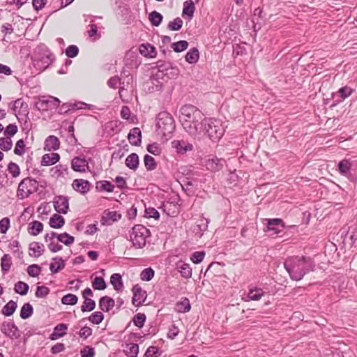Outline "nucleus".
Returning a JSON list of instances; mask_svg holds the SVG:
<instances>
[{
    "label": "nucleus",
    "instance_id": "27",
    "mask_svg": "<svg viewBox=\"0 0 357 357\" xmlns=\"http://www.w3.org/2000/svg\"><path fill=\"white\" fill-rule=\"evenodd\" d=\"M45 252L44 245L39 242H32L29 244V255L38 257Z\"/></svg>",
    "mask_w": 357,
    "mask_h": 357
},
{
    "label": "nucleus",
    "instance_id": "6",
    "mask_svg": "<svg viewBox=\"0 0 357 357\" xmlns=\"http://www.w3.org/2000/svg\"><path fill=\"white\" fill-rule=\"evenodd\" d=\"M150 236V231L142 225H135L130 234L132 245L136 249L143 248L146 243V238Z\"/></svg>",
    "mask_w": 357,
    "mask_h": 357
},
{
    "label": "nucleus",
    "instance_id": "51",
    "mask_svg": "<svg viewBox=\"0 0 357 357\" xmlns=\"http://www.w3.org/2000/svg\"><path fill=\"white\" fill-rule=\"evenodd\" d=\"M188 42L186 40H179L172 43L171 47L176 52H181L188 48Z\"/></svg>",
    "mask_w": 357,
    "mask_h": 357
},
{
    "label": "nucleus",
    "instance_id": "37",
    "mask_svg": "<svg viewBox=\"0 0 357 357\" xmlns=\"http://www.w3.org/2000/svg\"><path fill=\"white\" fill-rule=\"evenodd\" d=\"M199 58V53L196 47H193L190 49L185 55V61L190 63L193 64L198 61Z\"/></svg>",
    "mask_w": 357,
    "mask_h": 357
},
{
    "label": "nucleus",
    "instance_id": "53",
    "mask_svg": "<svg viewBox=\"0 0 357 357\" xmlns=\"http://www.w3.org/2000/svg\"><path fill=\"white\" fill-rule=\"evenodd\" d=\"M155 275V271L152 268H144L141 274L140 278L143 281L149 282L153 279Z\"/></svg>",
    "mask_w": 357,
    "mask_h": 357
},
{
    "label": "nucleus",
    "instance_id": "58",
    "mask_svg": "<svg viewBox=\"0 0 357 357\" xmlns=\"http://www.w3.org/2000/svg\"><path fill=\"white\" fill-rule=\"evenodd\" d=\"M79 48L77 45H70L66 49V55L69 58H74L77 56Z\"/></svg>",
    "mask_w": 357,
    "mask_h": 357
},
{
    "label": "nucleus",
    "instance_id": "59",
    "mask_svg": "<svg viewBox=\"0 0 357 357\" xmlns=\"http://www.w3.org/2000/svg\"><path fill=\"white\" fill-rule=\"evenodd\" d=\"M50 293V289L45 286H38L35 295L37 298H45Z\"/></svg>",
    "mask_w": 357,
    "mask_h": 357
},
{
    "label": "nucleus",
    "instance_id": "49",
    "mask_svg": "<svg viewBox=\"0 0 357 357\" xmlns=\"http://www.w3.org/2000/svg\"><path fill=\"white\" fill-rule=\"evenodd\" d=\"M92 287L95 290H104L107 288V284L102 277H96L92 282Z\"/></svg>",
    "mask_w": 357,
    "mask_h": 357
},
{
    "label": "nucleus",
    "instance_id": "33",
    "mask_svg": "<svg viewBox=\"0 0 357 357\" xmlns=\"http://www.w3.org/2000/svg\"><path fill=\"white\" fill-rule=\"evenodd\" d=\"M110 283L117 291H121L123 287L122 277L119 273H114L111 275Z\"/></svg>",
    "mask_w": 357,
    "mask_h": 357
},
{
    "label": "nucleus",
    "instance_id": "22",
    "mask_svg": "<svg viewBox=\"0 0 357 357\" xmlns=\"http://www.w3.org/2000/svg\"><path fill=\"white\" fill-rule=\"evenodd\" d=\"M130 143L133 146H139L142 142V132L139 128H133L128 135Z\"/></svg>",
    "mask_w": 357,
    "mask_h": 357
},
{
    "label": "nucleus",
    "instance_id": "36",
    "mask_svg": "<svg viewBox=\"0 0 357 357\" xmlns=\"http://www.w3.org/2000/svg\"><path fill=\"white\" fill-rule=\"evenodd\" d=\"M124 353L128 357H137L139 353V346L135 343H128L126 344Z\"/></svg>",
    "mask_w": 357,
    "mask_h": 357
},
{
    "label": "nucleus",
    "instance_id": "60",
    "mask_svg": "<svg viewBox=\"0 0 357 357\" xmlns=\"http://www.w3.org/2000/svg\"><path fill=\"white\" fill-rule=\"evenodd\" d=\"M205 252L204 251H197L192 254L190 257V259L195 264H199L204 258Z\"/></svg>",
    "mask_w": 357,
    "mask_h": 357
},
{
    "label": "nucleus",
    "instance_id": "31",
    "mask_svg": "<svg viewBox=\"0 0 357 357\" xmlns=\"http://www.w3.org/2000/svg\"><path fill=\"white\" fill-rule=\"evenodd\" d=\"M96 189L99 192H112L114 191V185L109 181H99L96 183Z\"/></svg>",
    "mask_w": 357,
    "mask_h": 357
},
{
    "label": "nucleus",
    "instance_id": "1",
    "mask_svg": "<svg viewBox=\"0 0 357 357\" xmlns=\"http://www.w3.org/2000/svg\"><path fill=\"white\" fill-rule=\"evenodd\" d=\"M316 264L310 257L296 256L285 259L284 267L292 280L299 281L311 271H314Z\"/></svg>",
    "mask_w": 357,
    "mask_h": 357
},
{
    "label": "nucleus",
    "instance_id": "16",
    "mask_svg": "<svg viewBox=\"0 0 357 357\" xmlns=\"http://www.w3.org/2000/svg\"><path fill=\"white\" fill-rule=\"evenodd\" d=\"M225 163L226 160L225 159L212 156L206 160V167L210 171L218 172L222 169Z\"/></svg>",
    "mask_w": 357,
    "mask_h": 357
},
{
    "label": "nucleus",
    "instance_id": "12",
    "mask_svg": "<svg viewBox=\"0 0 357 357\" xmlns=\"http://www.w3.org/2000/svg\"><path fill=\"white\" fill-rule=\"evenodd\" d=\"M56 237L57 240L62 243H63L65 245H70L73 244L75 241V238L70 235H69L68 233L64 232L61 234H57L54 231H52L50 234H45L44 239L45 242L54 241V238Z\"/></svg>",
    "mask_w": 357,
    "mask_h": 357
},
{
    "label": "nucleus",
    "instance_id": "30",
    "mask_svg": "<svg viewBox=\"0 0 357 357\" xmlns=\"http://www.w3.org/2000/svg\"><path fill=\"white\" fill-rule=\"evenodd\" d=\"M139 160L137 153L130 154L126 159L125 164L128 168L135 171L139 167Z\"/></svg>",
    "mask_w": 357,
    "mask_h": 357
},
{
    "label": "nucleus",
    "instance_id": "61",
    "mask_svg": "<svg viewBox=\"0 0 357 357\" xmlns=\"http://www.w3.org/2000/svg\"><path fill=\"white\" fill-rule=\"evenodd\" d=\"M8 171L13 175V177H17L20 174V169L19 166L13 162H10L8 164Z\"/></svg>",
    "mask_w": 357,
    "mask_h": 357
},
{
    "label": "nucleus",
    "instance_id": "10",
    "mask_svg": "<svg viewBox=\"0 0 357 357\" xmlns=\"http://www.w3.org/2000/svg\"><path fill=\"white\" fill-rule=\"evenodd\" d=\"M13 107L12 109L17 116V119L20 120L24 118L25 123H27V119H29L28 105L21 98L17 99L16 100L13 101Z\"/></svg>",
    "mask_w": 357,
    "mask_h": 357
},
{
    "label": "nucleus",
    "instance_id": "29",
    "mask_svg": "<svg viewBox=\"0 0 357 357\" xmlns=\"http://www.w3.org/2000/svg\"><path fill=\"white\" fill-rule=\"evenodd\" d=\"M68 168L66 165L59 164L50 169V174L52 177H64L68 174Z\"/></svg>",
    "mask_w": 357,
    "mask_h": 357
},
{
    "label": "nucleus",
    "instance_id": "57",
    "mask_svg": "<svg viewBox=\"0 0 357 357\" xmlns=\"http://www.w3.org/2000/svg\"><path fill=\"white\" fill-rule=\"evenodd\" d=\"M26 271L29 276L36 278L40 275L41 267L38 264H32L28 266Z\"/></svg>",
    "mask_w": 357,
    "mask_h": 357
},
{
    "label": "nucleus",
    "instance_id": "39",
    "mask_svg": "<svg viewBox=\"0 0 357 357\" xmlns=\"http://www.w3.org/2000/svg\"><path fill=\"white\" fill-rule=\"evenodd\" d=\"M208 224V220L207 219H202L199 220V223L197 224L193 229V231L195 233L198 237L201 238L205 231L207 229Z\"/></svg>",
    "mask_w": 357,
    "mask_h": 357
},
{
    "label": "nucleus",
    "instance_id": "43",
    "mask_svg": "<svg viewBox=\"0 0 357 357\" xmlns=\"http://www.w3.org/2000/svg\"><path fill=\"white\" fill-rule=\"evenodd\" d=\"M43 229V225L42 222L34 220L30 224L29 234L33 236H37Z\"/></svg>",
    "mask_w": 357,
    "mask_h": 357
},
{
    "label": "nucleus",
    "instance_id": "18",
    "mask_svg": "<svg viewBox=\"0 0 357 357\" xmlns=\"http://www.w3.org/2000/svg\"><path fill=\"white\" fill-rule=\"evenodd\" d=\"M1 331L6 335L9 336L11 338L15 337L17 338L19 337V334H17L18 328L14 324V322L10 321H5L2 324Z\"/></svg>",
    "mask_w": 357,
    "mask_h": 357
},
{
    "label": "nucleus",
    "instance_id": "23",
    "mask_svg": "<svg viewBox=\"0 0 357 357\" xmlns=\"http://www.w3.org/2000/svg\"><path fill=\"white\" fill-rule=\"evenodd\" d=\"M71 167L75 172H84L85 167H89V164L84 158L75 157L71 161Z\"/></svg>",
    "mask_w": 357,
    "mask_h": 357
},
{
    "label": "nucleus",
    "instance_id": "9",
    "mask_svg": "<svg viewBox=\"0 0 357 357\" xmlns=\"http://www.w3.org/2000/svg\"><path fill=\"white\" fill-rule=\"evenodd\" d=\"M60 100L53 96H42L35 102V107L39 111H47L57 107Z\"/></svg>",
    "mask_w": 357,
    "mask_h": 357
},
{
    "label": "nucleus",
    "instance_id": "50",
    "mask_svg": "<svg viewBox=\"0 0 357 357\" xmlns=\"http://www.w3.org/2000/svg\"><path fill=\"white\" fill-rule=\"evenodd\" d=\"M78 301V298L73 294H68L61 298V303L63 305H75Z\"/></svg>",
    "mask_w": 357,
    "mask_h": 357
},
{
    "label": "nucleus",
    "instance_id": "14",
    "mask_svg": "<svg viewBox=\"0 0 357 357\" xmlns=\"http://www.w3.org/2000/svg\"><path fill=\"white\" fill-rule=\"evenodd\" d=\"M54 207L59 213L66 214L69 208L68 199L64 196H56L53 202Z\"/></svg>",
    "mask_w": 357,
    "mask_h": 357
},
{
    "label": "nucleus",
    "instance_id": "52",
    "mask_svg": "<svg viewBox=\"0 0 357 357\" xmlns=\"http://www.w3.org/2000/svg\"><path fill=\"white\" fill-rule=\"evenodd\" d=\"M178 268L179 269V272L182 277L185 278H190L192 276V268L190 265L188 264H182L181 265H178Z\"/></svg>",
    "mask_w": 357,
    "mask_h": 357
},
{
    "label": "nucleus",
    "instance_id": "54",
    "mask_svg": "<svg viewBox=\"0 0 357 357\" xmlns=\"http://www.w3.org/2000/svg\"><path fill=\"white\" fill-rule=\"evenodd\" d=\"M146 319V317L144 314L137 313L134 316L132 321L135 326L142 328L144 326Z\"/></svg>",
    "mask_w": 357,
    "mask_h": 357
},
{
    "label": "nucleus",
    "instance_id": "8",
    "mask_svg": "<svg viewBox=\"0 0 357 357\" xmlns=\"http://www.w3.org/2000/svg\"><path fill=\"white\" fill-rule=\"evenodd\" d=\"M337 171L347 178H352L357 173V160L352 159H343L338 162Z\"/></svg>",
    "mask_w": 357,
    "mask_h": 357
},
{
    "label": "nucleus",
    "instance_id": "21",
    "mask_svg": "<svg viewBox=\"0 0 357 357\" xmlns=\"http://www.w3.org/2000/svg\"><path fill=\"white\" fill-rule=\"evenodd\" d=\"M195 11V3L192 0H187L183 3L182 17L190 21L194 16Z\"/></svg>",
    "mask_w": 357,
    "mask_h": 357
},
{
    "label": "nucleus",
    "instance_id": "7",
    "mask_svg": "<svg viewBox=\"0 0 357 357\" xmlns=\"http://www.w3.org/2000/svg\"><path fill=\"white\" fill-rule=\"evenodd\" d=\"M38 190V183L36 179L30 177L25 178L19 183L17 197L20 199L29 197L32 193Z\"/></svg>",
    "mask_w": 357,
    "mask_h": 357
},
{
    "label": "nucleus",
    "instance_id": "13",
    "mask_svg": "<svg viewBox=\"0 0 357 357\" xmlns=\"http://www.w3.org/2000/svg\"><path fill=\"white\" fill-rule=\"evenodd\" d=\"M121 86L119 87V93L123 90H129L133 88V76L129 70L123 68L121 73Z\"/></svg>",
    "mask_w": 357,
    "mask_h": 357
},
{
    "label": "nucleus",
    "instance_id": "11",
    "mask_svg": "<svg viewBox=\"0 0 357 357\" xmlns=\"http://www.w3.org/2000/svg\"><path fill=\"white\" fill-rule=\"evenodd\" d=\"M285 225L280 218L267 219L266 229L265 231L269 232L270 235H278L283 232Z\"/></svg>",
    "mask_w": 357,
    "mask_h": 357
},
{
    "label": "nucleus",
    "instance_id": "55",
    "mask_svg": "<svg viewBox=\"0 0 357 357\" xmlns=\"http://www.w3.org/2000/svg\"><path fill=\"white\" fill-rule=\"evenodd\" d=\"M103 319L104 314L101 312H95L88 317V320L96 325L100 324Z\"/></svg>",
    "mask_w": 357,
    "mask_h": 357
},
{
    "label": "nucleus",
    "instance_id": "64",
    "mask_svg": "<svg viewBox=\"0 0 357 357\" xmlns=\"http://www.w3.org/2000/svg\"><path fill=\"white\" fill-rule=\"evenodd\" d=\"M81 357H94L95 349L90 346H85L80 351Z\"/></svg>",
    "mask_w": 357,
    "mask_h": 357
},
{
    "label": "nucleus",
    "instance_id": "47",
    "mask_svg": "<svg viewBox=\"0 0 357 357\" xmlns=\"http://www.w3.org/2000/svg\"><path fill=\"white\" fill-rule=\"evenodd\" d=\"M183 24L182 19L178 17L168 23L167 29L169 31H178L182 28Z\"/></svg>",
    "mask_w": 357,
    "mask_h": 357
},
{
    "label": "nucleus",
    "instance_id": "34",
    "mask_svg": "<svg viewBox=\"0 0 357 357\" xmlns=\"http://www.w3.org/2000/svg\"><path fill=\"white\" fill-rule=\"evenodd\" d=\"M12 266V258L8 254H5L1 259V271L3 274L7 273Z\"/></svg>",
    "mask_w": 357,
    "mask_h": 357
},
{
    "label": "nucleus",
    "instance_id": "26",
    "mask_svg": "<svg viewBox=\"0 0 357 357\" xmlns=\"http://www.w3.org/2000/svg\"><path fill=\"white\" fill-rule=\"evenodd\" d=\"M60 160V155L57 153H50L43 155L41 160V165L50 166L56 164Z\"/></svg>",
    "mask_w": 357,
    "mask_h": 357
},
{
    "label": "nucleus",
    "instance_id": "44",
    "mask_svg": "<svg viewBox=\"0 0 357 357\" xmlns=\"http://www.w3.org/2000/svg\"><path fill=\"white\" fill-rule=\"evenodd\" d=\"M264 291L260 288L250 289L247 296L249 300L259 301L264 296Z\"/></svg>",
    "mask_w": 357,
    "mask_h": 357
},
{
    "label": "nucleus",
    "instance_id": "17",
    "mask_svg": "<svg viewBox=\"0 0 357 357\" xmlns=\"http://www.w3.org/2000/svg\"><path fill=\"white\" fill-rule=\"evenodd\" d=\"M172 147L176 150V152L179 154H185L188 151H190L193 149L192 144L189 143L185 140H174L172 142Z\"/></svg>",
    "mask_w": 357,
    "mask_h": 357
},
{
    "label": "nucleus",
    "instance_id": "63",
    "mask_svg": "<svg viewBox=\"0 0 357 357\" xmlns=\"http://www.w3.org/2000/svg\"><path fill=\"white\" fill-rule=\"evenodd\" d=\"M337 91L340 94V97L343 98V99L345 100L347 98L349 97L352 94L354 90L348 86H345L341 87Z\"/></svg>",
    "mask_w": 357,
    "mask_h": 357
},
{
    "label": "nucleus",
    "instance_id": "15",
    "mask_svg": "<svg viewBox=\"0 0 357 357\" xmlns=\"http://www.w3.org/2000/svg\"><path fill=\"white\" fill-rule=\"evenodd\" d=\"M133 297L132 303L135 306L139 307L145 301L147 294L138 284L132 287Z\"/></svg>",
    "mask_w": 357,
    "mask_h": 357
},
{
    "label": "nucleus",
    "instance_id": "40",
    "mask_svg": "<svg viewBox=\"0 0 357 357\" xmlns=\"http://www.w3.org/2000/svg\"><path fill=\"white\" fill-rule=\"evenodd\" d=\"M190 301L187 298H183L176 305V311L181 313L188 312L190 310Z\"/></svg>",
    "mask_w": 357,
    "mask_h": 357
},
{
    "label": "nucleus",
    "instance_id": "35",
    "mask_svg": "<svg viewBox=\"0 0 357 357\" xmlns=\"http://www.w3.org/2000/svg\"><path fill=\"white\" fill-rule=\"evenodd\" d=\"M54 261H57V266H56V264L54 263H51L50 264V269L52 274L57 273L62 269L65 268L66 264L65 261L63 260L61 257H54L52 259Z\"/></svg>",
    "mask_w": 357,
    "mask_h": 357
},
{
    "label": "nucleus",
    "instance_id": "32",
    "mask_svg": "<svg viewBox=\"0 0 357 357\" xmlns=\"http://www.w3.org/2000/svg\"><path fill=\"white\" fill-rule=\"evenodd\" d=\"M65 224V219L61 215L54 213L53 214L49 222V225L52 228L59 229Z\"/></svg>",
    "mask_w": 357,
    "mask_h": 357
},
{
    "label": "nucleus",
    "instance_id": "5",
    "mask_svg": "<svg viewBox=\"0 0 357 357\" xmlns=\"http://www.w3.org/2000/svg\"><path fill=\"white\" fill-rule=\"evenodd\" d=\"M156 130L164 137L170 136L175 130L173 116L167 112H160L156 118Z\"/></svg>",
    "mask_w": 357,
    "mask_h": 357
},
{
    "label": "nucleus",
    "instance_id": "46",
    "mask_svg": "<svg viewBox=\"0 0 357 357\" xmlns=\"http://www.w3.org/2000/svg\"><path fill=\"white\" fill-rule=\"evenodd\" d=\"M144 162L145 167L148 171H153L157 167V164L155 159L148 154L144 155Z\"/></svg>",
    "mask_w": 357,
    "mask_h": 357
},
{
    "label": "nucleus",
    "instance_id": "3",
    "mask_svg": "<svg viewBox=\"0 0 357 357\" xmlns=\"http://www.w3.org/2000/svg\"><path fill=\"white\" fill-rule=\"evenodd\" d=\"M54 60V55L44 44L38 45L32 55L33 66L40 72L47 68Z\"/></svg>",
    "mask_w": 357,
    "mask_h": 357
},
{
    "label": "nucleus",
    "instance_id": "45",
    "mask_svg": "<svg viewBox=\"0 0 357 357\" xmlns=\"http://www.w3.org/2000/svg\"><path fill=\"white\" fill-rule=\"evenodd\" d=\"M29 287V285L22 281L17 282L15 284L14 290L17 294H19L22 296H24L28 293Z\"/></svg>",
    "mask_w": 357,
    "mask_h": 357
},
{
    "label": "nucleus",
    "instance_id": "42",
    "mask_svg": "<svg viewBox=\"0 0 357 357\" xmlns=\"http://www.w3.org/2000/svg\"><path fill=\"white\" fill-rule=\"evenodd\" d=\"M33 313V308L32 305L29 303H25L21 307L20 310V317L22 319H26L32 316Z\"/></svg>",
    "mask_w": 357,
    "mask_h": 357
},
{
    "label": "nucleus",
    "instance_id": "24",
    "mask_svg": "<svg viewBox=\"0 0 357 357\" xmlns=\"http://www.w3.org/2000/svg\"><path fill=\"white\" fill-rule=\"evenodd\" d=\"M139 53L146 57L153 58L156 56V50L154 46L149 43H142L139 46Z\"/></svg>",
    "mask_w": 357,
    "mask_h": 357
},
{
    "label": "nucleus",
    "instance_id": "62",
    "mask_svg": "<svg viewBox=\"0 0 357 357\" xmlns=\"http://www.w3.org/2000/svg\"><path fill=\"white\" fill-rule=\"evenodd\" d=\"M81 338L86 340L92 335V329L86 326H82L78 332Z\"/></svg>",
    "mask_w": 357,
    "mask_h": 357
},
{
    "label": "nucleus",
    "instance_id": "48",
    "mask_svg": "<svg viewBox=\"0 0 357 357\" xmlns=\"http://www.w3.org/2000/svg\"><path fill=\"white\" fill-rule=\"evenodd\" d=\"M96 307V302L91 298H84V301L83 302L82 305L81 306V310L83 312H91Z\"/></svg>",
    "mask_w": 357,
    "mask_h": 357
},
{
    "label": "nucleus",
    "instance_id": "19",
    "mask_svg": "<svg viewBox=\"0 0 357 357\" xmlns=\"http://www.w3.org/2000/svg\"><path fill=\"white\" fill-rule=\"evenodd\" d=\"M72 186L75 190L79 192L82 195H85L90 190L91 184L86 180L75 179Z\"/></svg>",
    "mask_w": 357,
    "mask_h": 357
},
{
    "label": "nucleus",
    "instance_id": "20",
    "mask_svg": "<svg viewBox=\"0 0 357 357\" xmlns=\"http://www.w3.org/2000/svg\"><path fill=\"white\" fill-rule=\"evenodd\" d=\"M60 147V142L57 137L54 135L48 136L44 142V150L46 151H56Z\"/></svg>",
    "mask_w": 357,
    "mask_h": 357
},
{
    "label": "nucleus",
    "instance_id": "25",
    "mask_svg": "<svg viewBox=\"0 0 357 357\" xmlns=\"http://www.w3.org/2000/svg\"><path fill=\"white\" fill-rule=\"evenodd\" d=\"M115 305L114 300L107 296H102L99 300V308L103 312L110 311Z\"/></svg>",
    "mask_w": 357,
    "mask_h": 357
},
{
    "label": "nucleus",
    "instance_id": "38",
    "mask_svg": "<svg viewBox=\"0 0 357 357\" xmlns=\"http://www.w3.org/2000/svg\"><path fill=\"white\" fill-rule=\"evenodd\" d=\"M17 307V303L11 300L3 307L1 313L7 317L11 316L16 310Z\"/></svg>",
    "mask_w": 357,
    "mask_h": 357
},
{
    "label": "nucleus",
    "instance_id": "28",
    "mask_svg": "<svg viewBox=\"0 0 357 357\" xmlns=\"http://www.w3.org/2000/svg\"><path fill=\"white\" fill-rule=\"evenodd\" d=\"M68 329V324H57L54 328L53 333L50 335V338L52 340H56L61 337L66 335V331Z\"/></svg>",
    "mask_w": 357,
    "mask_h": 357
},
{
    "label": "nucleus",
    "instance_id": "4",
    "mask_svg": "<svg viewBox=\"0 0 357 357\" xmlns=\"http://www.w3.org/2000/svg\"><path fill=\"white\" fill-rule=\"evenodd\" d=\"M202 132L205 133L213 142L218 141L224 135L225 128L222 122L215 119H204L201 121Z\"/></svg>",
    "mask_w": 357,
    "mask_h": 357
},
{
    "label": "nucleus",
    "instance_id": "56",
    "mask_svg": "<svg viewBox=\"0 0 357 357\" xmlns=\"http://www.w3.org/2000/svg\"><path fill=\"white\" fill-rule=\"evenodd\" d=\"M13 146V142L10 137H1L0 138V149L4 151H8L11 149Z\"/></svg>",
    "mask_w": 357,
    "mask_h": 357
},
{
    "label": "nucleus",
    "instance_id": "2",
    "mask_svg": "<svg viewBox=\"0 0 357 357\" xmlns=\"http://www.w3.org/2000/svg\"><path fill=\"white\" fill-rule=\"evenodd\" d=\"M179 116L185 130L191 136L202 133L201 121L204 119L202 112L192 105H185L180 109Z\"/></svg>",
    "mask_w": 357,
    "mask_h": 357
},
{
    "label": "nucleus",
    "instance_id": "41",
    "mask_svg": "<svg viewBox=\"0 0 357 357\" xmlns=\"http://www.w3.org/2000/svg\"><path fill=\"white\" fill-rule=\"evenodd\" d=\"M149 20L154 26H158L162 22L163 16L158 11L153 10L149 15Z\"/></svg>",
    "mask_w": 357,
    "mask_h": 357
}]
</instances>
